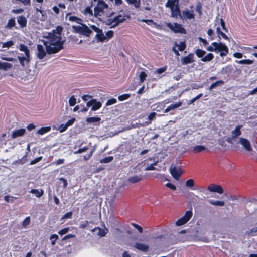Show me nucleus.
Instances as JSON below:
<instances>
[{
    "label": "nucleus",
    "instance_id": "a19ab883",
    "mask_svg": "<svg viewBox=\"0 0 257 257\" xmlns=\"http://www.w3.org/2000/svg\"><path fill=\"white\" fill-rule=\"evenodd\" d=\"M176 46L180 51L184 50L186 47L185 43L184 42H179V44L176 43Z\"/></svg>",
    "mask_w": 257,
    "mask_h": 257
},
{
    "label": "nucleus",
    "instance_id": "2eb2a0df",
    "mask_svg": "<svg viewBox=\"0 0 257 257\" xmlns=\"http://www.w3.org/2000/svg\"><path fill=\"white\" fill-rule=\"evenodd\" d=\"M134 247L143 252H147L149 250V245L144 243L137 242L135 243Z\"/></svg>",
    "mask_w": 257,
    "mask_h": 257
},
{
    "label": "nucleus",
    "instance_id": "e2e57ef3",
    "mask_svg": "<svg viewBox=\"0 0 257 257\" xmlns=\"http://www.w3.org/2000/svg\"><path fill=\"white\" fill-rule=\"evenodd\" d=\"M166 70V67H162V68H160L157 69L156 70L155 73H157L158 74H162L163 72H164Z\"/></svg>",
    "mask_w": 257,
    "mask_h": 257
},
{
    "label": "nucleus",
    "instance_id": "cd10ccee",
    "mask_svg": "<svg viewBox=\"0 0 257 257\" xmlns=\"http://www.w3.org/2000/svg\"><path fill=\"white\" fill-rule=\"evenodd\" d=\"M171 15L173 17H177L178 16L180 15V11L178 7L176 5L173 8L171 9Z\"/></svg>",
    "mask_w": 257,
    "mask_h": 257
},
{
    "label": "nucleus",
    "instance_id": "a18cd8bd",
    "mask_svg": "<svg viewBox=\"0 0 257 257\" xmlns=\"http://www.w3.org/2000/svg\"><path fill=\"white\" fill-rule=\"evenodd\" d=\"M147 75L145 72H141L139 74V79L141 83L143 82L147 77Z\"/></svg>",
    "mask_w": 257,
    "mask_h": 257
},
{
    "label": "nucleus",
    "instance_id": "393cba45",
    "mask_svg": "<svg viewBox=\"0 0 257 257\" xmlns=\"http://www.w3.org/2000/svg\"><path fill=\"white\" fill-rule=\"evenodd\" d=\"M101 118L99 117H90L86 119V121L89 124L98 122L99 123Z\"/></svg>",
    "mask_w": 257,
    "mask_h": 257
},
{
    "label": "nucleus",
    "instance_id": "2f4dec72",
    "mask_svg": "<svg viewBox=\"0 0 257 257\" xmlns=\"http://www.w3.org/2000/svg\"><path fill=\"white\" fill-rule=\"evenodd\" d=\"M102 106V104L98 101H97L96 99H95V102L93 103V106L91 109V111H96L98 110L101 108Z\"/></svg>",
    "mask_w": 257,
    "mask_h": 257
},
{
    "label": "nucleus",
    "instance_id": "f257e3e1",
    "mask_svg": "<svg viewBox=\"0 0 257 257\" xmlns=\"http://www.w3.org/2000/svg\"><path fill=\"white\" fill-rule=\"evenodd\" d=\"M62 27L58 26L45 36L46 40L43 41V44L45 46L47 54H55L63 49L64 40H62Z\"/></svg>",
    "mask_w": 257,
    "mask_h": 257
},
{
    "label": "nucleus",
    "instance_id": "72a5a7b5",
    "mask_svg": "<svg viewBox=\"0 0 257 257\" xmlns=\"http://www.w3.org/2000/svg\"><path fill=\"white\" fill-rule=\"evenodd\" d=\"M51 130V127L50 126H46L40 128L38 131L37 133L39 135H43Z\"/></svg>",
    "mask_w": 257,
    "mask_h": 257
},
{
    "label": "nucleus",
    "instance_id": "6e6552de",
    "mask_svg": "<svg viewBox=\"0 0 257 257\" xmlns=\"http://www.w3.org/2000/svg\"><path fill=\"white\" fill-rule=\"evenodd\" d=\"M242 125H237L234 129L231 131V137L228 138L226 141L229 143H231L232 140L239 137L241 134V128Z\"/></svg>",
    "mask_w": 257,
    "mask_h": 257
},
{
    "label": "nucleus",
    "instance_id": "ddd939ff",
    "mask_svg": "<svg viewBox=\"0 0 257 257\" xmlns=\"http://www.w3.org/2000/svg\"><path fill=\"white\" fill-rule=\"evenodd\" d=\"M239 143L248 151H251L252 148L250 142L244 138H239Z\"/></svg>",
    "mask_w": 257,
    "mask_h": 257
},
{
    "label": "nucleus",
    "instance_id": "69168bd1",
    "mask_svg": "<svg viewBox=\"0 0 257 257\" xmlns=\"http://www.w3.org/2000/svg\"><path fill=\"white\" fill-rule=\"evenodd\" d=\"M24 12V9L22 8H19L17 9H13L12 12L14 14H21Z\"/></svg>",
    "mask_w": 257,
    "mask_h": 257
},
{
    "label": "nucleus",
    "instance_id": "774afa93",
    "mask_svg": "<svg viewBox=\"0 0 257 257\" xmlns=\"http://www.w3.org/2000/svg\"><path fill=\"white\" fill-rule=\"evenodd\" d=\"M75 120L76 119L75 118H72L66 123V124L67 125L68 127H69V126H71L73 125Z\"/></svg>",
    "mask_w": 257,
    "mask_h": 257
},
{
    "label": "nucleus",
    "instance_id": "aec40b11",
    "mask_svg": "<svg viewBox=\"0 0 257 257\" xmlns=\"http://www.w3.org/2000/svg\"><path fill=\"white\" fill-rule=\"evenodd\" d=\"M143 176L141 174L135 175L132 177H130L128 180L132 183H135L139 182L142 179Z\"/></svg>",
    "mask_w": 257,
    "mask_h": 257
},
{
    "label": "nucleus",
    "instance_id": "a211bd4d",
    "mask_svg": "<svg viewBox=\"0 0 257 257\" xmlns=\"http://www.w3.org/2000/svg\"><path fill=\"white\" fill-rule=\"evenodd\" d=\"M182 16L184 18L187 19H191L194 18V11L191 10L189 11L188 10H185L182 11Z\"/></svg>",
    "mask_w": 257,
    "mask_h": 257
},
{
    "label": "nucleus",
    "instance_id": "9d476101",
    "mask_svg": "<svg viewBox=\"0 0 257 257\" xmlns=\"http://www.w3.org/2000/svg\"><path fill=\"white\" fill-rule=\"evenodd\" d=\"M207 189L211 192L214 193H218L221 194L223 193V189L222 187L218 185L214 184H211L208 186Z\"/></svg>",
    "mask_w": 257,
    "mask_h": 257
},
{
    "label": "nucleus",
    "instance_id": "4468645a",
    "mask_svg": "<svg viewBox=\"0 0 257 257\" xmlns=\"http://www.w3.org/2000/svg\"><path fill=\"white\" fill-rule=\"evenodd\" d=\"M193 62H194V55L192 53H190L187 56L181 58V63L183 65L190 64Z\"/></svg>",
    "mask_w": 257,
    "mask_h": 257
},
{
    "label": "nucleus",
    "instance_id": "79ce46f5",
    "mask_svg": "<svg viewBox=\"0 0 257 257\" xmlns=\"http://www.w3.org/2000/svg\"><path fill=\"white\" fill-rule=\"evenodd\" d=\"M185 185L187 187L192 188L194 186V181L192 179H188L186 181Z\"/></svg>",
    "mask_w": 257,
    "mask_h": 257
},
{
    "label": "nucleus",
    "instance_id": "6e6d98bb",
    "mask_svg": "<svg viewBox=\"0 0 257 257\" xmlns=\"http://www.w3.org/2000/svg\"><path fill=\"white\" fill-rule=\"evenodd\" d=\"M130 95L129 94H123L122 95L119 96L118 98L120 101H123V100L127 99L130 97Z\"/></svg>",
    "mask_w": 257,
    "mask_h": 257
},
{
    "label": "nucleus",
    "instance_id": "c9c22d12",
    "mask_svg": "<svg viewBox=\"0 0 257 257\" xmlns=\"http://www.w3.org/2000/svg\"><path fill=\"white\" fill-rule=\"evenodd\" d=\"M213 57L214 56L212 53H208L205 57L202 58L201 60L203 62H208L212 60Z\"/></svg>",
    "mask_w": 257,
    "mask_h": 257
},
{
    "label": "nucleus",
    "instance_id": "7ed1b4c3",
    "mask_svg": "<svg viewBox=\"0 0 257 257\" xmlns=\"http://www.w3.org/2000/svg\"><path fill=\"white\" fill-rule=\"evenodd\" d=\"M80 24L81 26H72L73 31L87 37L90 36L92 31L86 24L81 23Z\"/></svg>",
    "mask_w": 257,
    "mask_h": 257
},
{
    "label": "nucleus",
    "instance_id": "13d9d810",
    "mask_svg": "<svg viewBox=\"0 0 257 257\" xmlns=\"http://www.w3.org/2000/svg\"><path fill=\"white\" fill-rule=\"evenodd\" d=\"M157 161L155 162L153 164H151L149 166H148L147 167H146L145 170L146 171L154 170L155 169V167H154V165H156L157 164Z\"/></svg>",
    "mask_w": 257,
    "mask_h": 257
},
{
    "label": "nucleus",
    "instance_id": "37998d69",
    "mask_svg": "<svg viewBox=\"0 0 257 257\" xmlns=\"http://www.w3.org/2000/svg\"><path fill=\"white\" fill-rule=\"evenodd\" d=\"M216 31H217V33L218 35V36L220 37V36H221L222 38H223L224 39H228V37H227V36L224 33H223L222 31H221L220 30V29L218 27L216 29Z\"/></svg>",
    "mask_w": 257,
    "mask_h": 257
},
{
    "label": "nucleus",
    "instance_id": "603ef678",
    "mask_svg": "<svg viewBox=\"0 0 257 257\" xmlns=\"http://www.w3.org/2000/svg\"><path fill=\"white\" fill-rule=\"evenodd\" d=\"M84 14L85 15L88 14L89 16L93 15V12L90 7H86L84 10Z\"/></svg>",
    "mask_w": 257,
    "mask_h": 257
},
{
    "label": "nucleus",
    "instance_id": "f3484780",
    "mask_svg": "<svg viewBox=\"0 0 257 257\" xmlns=\"http://www.w3.org/2000/svg\"><path fill=\"white\" fill-rule=\"evenodd\" d=\"M26 132L25 128H19L14 130L12 133V138L14 139L19 137L23 136Z\"/></svg>",
    "mask_w": 257,
    "mask_h": 257
},
{
    "label": "nucleus",
    "instance_id": "8fccbe9b",
    "mask_svg": "<svg viewBox=\"0 0 257 257\" xmlns=\"http://www.w3.org/2000/svg\"><path fill=\"white\" fill-rule=\"evenodd\" d=\"M58 238V236L57 234H53L51 235L50 239L51 240V244L54 245L56 243L57 239Z\"/></svg>",
    "mask_w": 257,
    "mask_h": 257
},
{
    "label": "nucleus",
    "instance_id": "e433bc0d",
    "mask_svg": "<svg viewBox=\"0 0 257 257\" xmlns=\"http://www.w3.org/2000/svg\"><path fill=\"white\" fill-rule=\"evenodd\" d=\"M31 222V218L30 216H28L22 222V226L23 228H26Z\"/></svg>",
    "mask_w": 257,
    "mask_h": 257
},
{
    "label": "nucleus",
    "instance_id": "5fc2aeb1",
    "mask_svg": "<svg viewBox=\"0 0 257 257\" xmlns=\"http://www.w3.org/2000/svg\"><path fill=\"white\" fill-rule=\"evenodd\" d=\"M132 226H133L134 228H135L136 229L138 230L139 233H142L143 232V228L141 226H139V225L132 223H131Z\"/></svg>",
    "mask_w": 257,
    "mask_h": 257
},
{
    "label": "nucleus",
    "instance_id": "c85d7f7f",
    "mask_svg": "<svg viewBox=\"0 0 257 257\" xmlns=\"http://www.w3.org/2000/svg\"><path fill=\"white\" fill-rule=\"evenodd\" d=\"M96 37L97 40L100 42H103L106 39V37L104 36L101 29L99 32H97L96 35Z\"/></svg>",
    "mask_w": 257,
    "mask_h": 257
},
{
    "label": "nucleus",
    "instance_id": "4d7b16f0",
    "mask_svg": "<svg viewBox=\"0 0 257 257\" xmlns=\"http://www.w3.org/2000/svg\"><path fill=\"white\" fill-rule=\"evenodd\" d=\"M69 230V228L68 227H66V228H64L61 230H60L59 232H58V234L60 235H63L66 233H67Z\"/></svg>",
    "mask_w": 257,
    "mask_h": 257
},
{
    "label": "nucleus",
    "instance_id": "473e14b6",
    "mask_svg": "<svg viewBox=\"0 0 257 257\" xmlns=\"http://www.w3.org/2000/svg\"><path fill=\"white\" fill-rule=\"evenodd\" d=\"M130 5H133L136 8H138L140 6V0H125Z\"/></svg>",
    "mask_w": 257,
    "mask_h": 257
},
{
    "label": "nucleus",
    "instance_id": "4c0bfd02",
    "mask_svg": "<svg viewBox=\"0 0 257 257\" xmlns=\"http://www.w3.org/2000/svg\"><path fill=\"white\" fill-rule=\"evenodd\" d=\"M69 20L71 22H76L78 24H81L82 19L75 16H70L68 18Z\"/></svg>",
    "mask_w": 257,
    "mask_h": 257
},
{
    "label": "nucleus",
    "instance_id": "09e8293b",
    "mask_svg": "<svg viewBox=\"0 0 257 257\" xmlns=\"http://www.w3.org/2000/svg\"><path fill=\"white\" fill-rule=\"evenodd\" d=\"M76 103V99L74 96H72L69 99V104L70 106H74Z\"/></svg>",
    "mask_w": 257,
    "mask_h": 257
},
{
    "label": "nucleus",
    "instance_id": "bf43d9fd",
    "mask_svg": "<svg viewBox=\"0 0 257 257\" xmlns=\"http://www.w3.org/2000/svg\"><path fill=\"white\" fill-rule=\"evenodd\" d=\"M89 225V222L87 220H85V221L80 223L79 228L84 229L87 227Z\"/></svg>",
    "mask_w": 257,
    "mask_h": 257
},
{
    "label": "nucleus",
    "instance_id": "58836bf2",
    "mask_svg": "<svg viewBox=\"0 0 257 257\" xmlns=\"http://www.w3.org/2000/svg\"><path fill=\"white\" fill-rule=\"evenodd\" d=\"M246 234L251 236H254L257 235V226L248 230L246 232Z\"/></svg>",
    "mask_w": 257,
    "mask_h": 257
},
{
    "label": "nucleus",
    "instance_id": "1a4fd4ad",
    "mask_svg": "<svg viewBox=\"0 0 257 257\" xmlns=\"http://www.w3.org/2000/svg\"><path fill=\"white\" fill-rule=\"evenodd\" d=\"M170 173L175 180H178L183 171L179 167L171 166L170 168Z\"/></svg>",
    "mask_w": 257,
    "mask_h": 257
},
{
    "label": "nucleus",
    "instance_id": "b1692460",
    "mask_svg": "<svg viewBox=\"0 0 257 257\" xmlns=\"http://www.w3.org/2000/svg\"><path fill=\"white\" fill-rule=\"evenodd\" d=\"M19 50L21 51L24 52L25 56H27V58L30 57V50L27 46L21 44L20 45Z\"/></svg>",
    "mask_w": 257,
    "mask_h": 257
},
{
    "label": "nucleus",
    "instance_id": "423d86ee",
    "mask_svg": "<svg viewBox=\"0 0 257 257\" xmlns=\"http://www.w3.org/2000/svg\"><path fill=\"white\" fill-rule=\"evenodd\" d=\"M166 26L175 33H180L182 34L186 33L185 29L182 27L181 25L178 23H167Z\"/></svg>",
    "mask_w": 257,
    "mask_h": 257
},
{
    "label": "nucleus",
    "instance_id": "052dcab7",
    "mask_svg": "<svg viewBox=\"0 0 257 257\" xmlns=\"http://www.w3.org/2000/svg\"><path fill=\"white\" fill-rule=\"evenodd\" d=\"M42 156L38 157L34 159V160H32L30 162V164L31 165L35 164L37 163H38V162L42 160Z\"/></svg>",
    "mask_w": 257,
    "mask_h": 257
},
{
    "label": "nucleus",
    "instance_id": "864d4df0",
    "mask_svg": "<svg viewBox=\"0 0 257 257\" xmlns=\"http://www.w3.org/2000/svg\"><path fill=\"white\" fill-rule=\"evenodd\" d=\"M223 83V82L222 81H218L215 82V83H212L209 87V90H212L215 88L218 85L222 84Z\"/></svg>",
    "mask_w": 257,
    "mask_h": 257
},
{
    "label": "nucleus",
    "instance_id": "49530a36",
    "mask_svg": "<svg viewBox=\"0 0 257 257\" xmlns=\"http://www.w3.org/2000/svg\"><path fill=\"white\" fill-rule=\"evenodd\" d=\"M14 45V42L13 41L10 40L4 43H3L2 44V47L3 48H9L13 46Z\"/></svg>",
    "mask_w": 257,
    "mask_h": 257
},
{
    "label": "nucleus",
    "instance_id": "39448f33",
    "mask_svg": "<svg viewBox=\"0 0 257 257\" xmlns=\"http://www.w3.org/2000/svg\"><path fill=\"white\" fill-rule=\"evenodd\" d=\"M108 5L103 0H98L97 6L94 9V15L96 17L101 16V13H103L104 9H107Z\"/></svg>",
    "mask_w": 257,
    "mask_h": 257
},
{
    "label": "nucleus",
    "instance_id": "680f3d73",
    "mask_svg": "<svg viewBox=\"0 0 257 257\" xmlns=\"http://www.w3.org/2000/svg\"><path fill=\"white\" fill-rule=\"evenodd\" d=\"M68 127L66 124V123L65 124H61L59 126V131H60V132H63L65 130H66Z\"/></svg>",
    "mask_w": 257,
    "mask_h": 257
},
{
    "label": "nucleus",
    "instance_id": "c756f323",
    "mask_svg": "<svg viewBox=\"0 0 257 257\" xmlns=\"http://www.w3.org/2000/svg\"><path fill=\"white\" fill-rule=\"evenodd\" d=\"M209 203L212 205L218 206H223L225 205V202L223 201H214L213 200H209Z\"/></svg>",
    "mask_w": 257,
    "mask_h": 257
},
{
    "label": "nucleus",
    "instance_id": "0e129e2a",
    "mask_svg": "<svg viewBox=\"0 0 257 257\" xmlns=\"http://www.w3.org/2000/svg\"><path fill=\"white\" fill-rule=\"evenodd\" d=\"M59 179L60 181L62 182L63 188H66L68 185L67 180L63 177H61Z\"/></svg>",
    "mask_w": 257,
    "mask_h": 257
},
{
    "label": "nucleus",
    "instance_id": "20e7f679",
    "mask_svg": "<svg viewBox=\"0 0 257 257\" xmlns=\"http://www.w3.org/2000/svg\"><path fill=\"white\" fill-rule=\"evenodd\" d=\"M124 226L122 223L117 220L113 219V235L116 238H121L123 237Z\"/></svg>",
    "mask_w": 257,
    "mask_h": 257
},
{
    "label": "nucleus",
    "instance_id": "6ab92c4d",
    "mask_svg": "<svg viewBox=\"0 0 257 257\" xmlns=\"http://www.w3.org/2000/svg\"><path fill=\"white\" fill-rule=\"evenodd\" d=\"M17 22L22 28L27 26V20L26 18L23 15H21L17 17Z\"/></svg>",
    "mask_w": 257,
    "mask_h": 257
},
{
    "label": "nucleus",
    "instance_id": "ea45409f",
    "mask_svg": "<svg viewBox=\"0 0 257 257\" xmlns=\"http://www.w3.org/2000/svg\"><path fill=\"white\" fill-rule=\"evenodd\" d=\"M206 53V52L204 50L198 49L195 51V54L199 58L202 57Z\"/></svg>",
    "mask_w": 257,
    "mask_h": 257
},
{
    "label": "nucleus",
    "instance_id": "de8ad7c7",
    "mask_svg": "<svg viewBox=\"0 0 257 257\" xmlns=\"http://www.w3.org/2000/svg\"><path fill=\"white\" fill-rule=\"evenodd\" d=\"M112 160V156H108L101 159L100 162L101 163H107L111 162Z\"/></svg>",
    "mask_w": 257,
    "mask_h": 257
},
{
    "label": "nucleus",
    "instance_id": "4be33fe9",
    "mask_svg": "<svg viewBox=\"0 0 257 257\" xmlns=\"http://www.w3.org/2000/svg\"><path fill=\"white\" fill-rule=\"evenodd\" d=\"M182 104V102H179L176 103L175 104H171V105H169V106H168L165 109L164 112L167 113L171 110H174V109L179 107L180 106H181Z\"/></svg>",
    "mask_w": 257,
    "mask_h": 257
},
{
    "label": "nucleus",
    "instance_id": "412c9836",
    "mask_svg": "<svg viewBox=\"0 0 257 257\" xmlns=\"http://www.w3.org/2000/svg\"><path fill=\"white\" fill-rule=\"evenodd\" d=\"M206 148L203 145H196L191 148V150L195 153L205 151Z\"/></svg>",
    "mask_w": 257,
    "mask_h": 257
},
{
    "label": "nucleus",
    "instance_id": "f8f14e48",
    "mask_svg": "<svg viewBox=\"0 0 257 257\" xmlns=\"http://www.w3.org/2000/svg\"><path fill=\"white\" fill-rule=\"evenodd\" d=\"M130 16L126 15H119L115 16L113 18V27L118 25L119 23H122L126 20V18H129Z\"/></svg>",
    "mask_w": 257,
    "mask_h": 257
},
{
    "label": "nucleus",
    "instance_id": "5701e85b",
    "mask_svg": "<svg viewBox=\"0 0 257 257\" xmlns=\"http://www.w3.org/2000/svg\"><path fill=\"white\" fill-rule=\"evenodd\" d=\"M30 193L34 194L37 197L40 198L43 195L44 191L41 189H32L30 190Z\"/></svg>",
    "mask_w": 257,
    "mask_h": 257
},
{
    "label": "nucleus",
    "instance_id": "338daca9",
    "mask_svg": "<svg viewBox=\"0 0 257 257\" xmlns=\"http://www.w3.org/2000/svg\"><path fill=\"white\" fill-rule=\"evenodd\" d=\"M156 113L155 112L151 113L148 117V119L149 120L148 123H150L151 121L155 118Z\"/></svg>",
    "mask_w": 257,
    "mask_h": 257
},
{
    "label": "nucleus",
    "instance_id": "f704fd0d",
    "mask_svg": "<svg viewBox=\"0 0 257 257\" xmlns=\"http://www.w3.org/2000/svg\"><path fill=\"white\" fill-rule=\"evenodd\" d=\"M236 62L239 64L250 65L253 63V61L250 59L236 60Z\"/></svg>",
    "mask_w": 257,
    "mask_h": 257
},
{
    "label": "nucleus",
    "instance_id": "c03bdc74",
    "mask_svg": "<svg viewBox=\"0 0 257 257\" xmlns=\"http://www.w3.org/2000/svg\"><path fill=\"white\" fill-rule=\"evenodd\" d=\"M89 148L88 146H84L83 148H79L78 150L74 152V154H77L82 153L84 152H85L88 150Z\"/></svg>",
    "mask_w": 257,
    "mask_h": 257
},
{
    "label": "nucleus",
    "instance_id": "bb28decb",
    "mask_svg": "<svg viewBox=\"0 0 257 257\" xmlns=\"http://www.w3.org/2000/svg\"><path fill=\"white\" fill-rule=\"evenodd\" d=\"M13 65L11 63H9L8 62H0V69H2L4 70H7L8 69H10L12 67Z\"/></svg>",
    "mask_w": 257,
    "mask_h": 257
},
{
    "label": "nucleus",
    "instance_id": "a878e982",
    "mask_svg": "<svg viewBox=\"0 0 257 257\" xmlns=\"http://www.w3.org/2000/svg\"><path fill=\"white\" fill-rule=\"evenodd\" d=\"M18 60H19V61L20 62V64L23 67H25V62H26L27 63H29V61H30V57L27 58V56H25V57H24V56H22V57L18 56Z\"/></svg>",
    "mask_w": 257,
    "mask_h": 257
},
{
    "label": "nucleus",
    "instance_id": "3c124183",
    "mask_svg": "<svg viewBox=\"0 0 257 257\" xmlns=\"http://www.w3.org/2000/svg\"><path fill=\"white\" fill-rule=\"evenodd\" d=\"M175 2L173 0H168L166 4V7L170 8L171 9L175 6Z\"/></svg>",
    "mask_w": 257,
    "mask_h": 257
},
{
    "label": "nucleus",
    "instance_id": "f03ea898",
    "mask_svg": "<svg viewBox=\"0 0 257 257\" xmlns=\"http://www.w3.org/2000/svg\"><path fill=\"white\" fill-rule=\"evenodd\" d=\"M209 51H214L216 53L220 52V56L224 57L228 53V48L225 44L222 43L213 42L211 45L207 48Z\"/></svg>",
    "mask_w": 257,
    "mask_h": 257
},
{
    "label": "nucleus",
    "instance_id": "9b49d317",
    "mask_svg": "<svg viewBox=\"0 0 257 257\" xmlns=\"http://www.w3.org/2000/svg\"><path fill=\"white\" fill-rule=\"evenodd\" d=\"M92 231L94 232V234L101 237L104 236L107 234L108 230L106 228H101L99 227H97L93 229Z\"/></svg>",
    "mask_w": 257,
    "mask_h": 257
},
{
    "label": "nucleus",
    "instance_id": "0eeeda50",
    "mask_svg": "<svg viewBox=\"0 0 257 257\" xmlns=\"http://www.w3.org/2000/svg\"><path fill=\"white\" fill-rule=\"evenodd\" d=\"M192 215L193 213L192 211H187L182 217L178 219L176 222V225L178 226L184 225L191 219V218L192 216Z\"/></svg>",
    "mask_w": 257,
    "mask_h": 257
},
{
    "label": "nucleus",
    "instance_id": "7c9ffc66",
    "mask_svg": "<svg viewBox=\"0 0 257 257\" xmlns=\"http://www.w3.org/2000/svg\"><path fill=\"white\" fill-rule=\"evenodd\" d=\"M16 25L15 20L14 18H12L8 20V22L6 26V28L8 29H12L15 27Z\"/></svg>",
    "mask_w": 257,
    "mask_h": 257
},
{
    "label": "nucleus",
    "instance_id": "dca6fc26",
    "mask_svg": "<svg viewBox=\"0 0 257 257\" xmlns=\"http://www.w3.org/2000/svg\"><path fill=\"white\" fill-rule=\"evenodd\" d=\"M37 48L38 51L37 56L39 59H42L46 55V51H45L43 46L41 44H38Z\"/></svg>",
    "mask_w": 257,
    "mask_h": 257
}]
</instances>
